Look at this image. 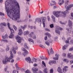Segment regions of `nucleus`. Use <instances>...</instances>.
I'll return each instance as SVG.
<instances>
[{
    "label": "nucleus",
    "mask_w": 73,
    "mask_h": 73,
    "mask_svg": "<svg viewBox=\"0 0 73 73\" xmlns=\"http://www.w3.org/2000/svg\"><path fill=\"white\" fill-rule=\"evenodd\" d=\"M5 9L10 19H15L16 20L20 19V6L19 3L15 0H7L5 3Z\"/></svg>",
    "instance_id": "f257e3e1"
},
{
    "label": "nucleus",
    "mask_w": 73,
    "mask_h": 73,
    "mask_svg": "<svg viewBox=\"0 0 73 73\" xmlns=\"http://www.w3.org/2000/svg\"><path fill=\"white\" fill-rule=\"evenodd\" d=\"M10 57L9 58L7 57H6L5 59L3 61V64H7V62H14V60L13 59V56L12 52L11 51L10 52Z\"/></svg>",
    "instance_id": "f03ea898"
},
{
    "label": "nucleus",
    "mask_w": 73,
    "mask_h": 73,
    "mask_svg": "<svg viewBox=\"0 0 73 73\" xmlns=\"http://www.w3.org/2000/svg\"><path fill=\"white\" fill-rule=\"evenodd\" d=\"M70 9H71V8H70L69 9L68 8L65 11H64V12L63 11H62L61 12L62 15H64L63 16V17H65L66 16V14H68L69 13V10H70Z\"/></svg>",
    "instance_id": "7ed1b4c3"
},
{
    "label": "nucleus",
    "mask_w": 73,
    "mask_h": 73,
    "mask_svg": "<svg viewBox=\"0 0 73 73\" xmlns=\"http://www.w3.org/2000/svg\"><path fill=\"white\" fill-rule=\"evenodd\" d=\"M53 13L54 15L56 17H59L61 15L60 14L61 11H54L53 12Z\"/></svg>",
    "instance_id": "20e7f679"
},
{
    "label": "nucleus",
    "mask_w": 73,
    "mask_h": 73,
    "mask_svg": "<svg viewBox=\"0 0 73 73\" xmlns=\"http://www.w3.org/2000/svg\"><path fill=\"white\" fill-rule=\"evenodd\" d=\"M56 29L55 30V32L56 33L58 34V35H60V32L59 31V30H62V28H60V27L58 26H56Z\"/></svg>",
    "instance_id": "39448f33"
},
{
    "label": "nucleus",
    "mask_w": 73,
    "mask_h": 73,
    "mask_svg": "<svg viewBox=\"0 0 73 73\" xmlns=\"http://www.w3.org/2000/svg\"><path fill=\"white\" fill-rule=\"evenodd\" d=\"M22 50L23 51V52H25L23 53L24 56H25L27 54H29V52H28V51H27V50L25 48L23 47L22 48Z\"/></svg>",
    "instance_id": "423d86ee"
},
{
    "label": "nucleus",
    "mask_w": 73,
    "mask_h": 73,
    "mask_svg": "<svg viewBox=\"0 0 73 73\" xmlns=\"http://www.w3.org/2000/svg\"><path fill=\"white\" fill-rule=\"evenodd\" d=\"M15 38L17 40V41L18 43H20L21 42V38L20 37V36L19 35L16 36H15Z\"/></svg>",
    "instance_id": "0eeeda50"
},
{
    "label": "nucleus",
    "mask_w": 73,
    "mask_h": 73,
    "mask_svg": "<svg viewBox=\"0 0 73 73\" xmlns=\"http://www.w3.org/2000/svg\"><path fill=\"white\" fill-rule=\"evenodd\" d=\"M9 29L10 30L11 33L10 34V36H9V37L10 38H13V37L14 36V35L13 34V33H15V31H14L13 30L11 29V28L10 29Z\"/></svg>",
    "instance_id": "6e6552de"
},
{
    "label": "nucleus",
    "mask_w": 73,
    "mask_h": 73,
    "mask_svg": "<svg viewBox=\"0 0 73 73\" xmlns=\"http://www.w3.org/2000/svg\"><path fill=\"white\" fill-rule=\"evenodd\" d=\"M41 19H42V24L43 25V27L44 28V27H45V24L44 23L46 21V17H41Z\"/></svg>",
    "instance_id": "1a4fd4ad"
},
{
    "label": "nucleus",
    "mask_w": 73,
    "mask_h": 73,
    "mask_svg": "<svg viewBox=\"0 0 73 73\" xmlns=\"http://www.w3.org/2000/svg\"><path fill=\"white\" fill-rule=\"evenodd\" d=\"M37 23H38L40 24H41V20L40 18H36L35 19V23L36 24Z\"/></svg>",
    "instance_id": "9d476101"
},
{
    "label": "nucleus",
    "mask_w": 73,
    "mask_h": 73,
    "mask_svg": "<svg viewBox=\"0 0 73 73\" xmlns=\"http://www.w3.org/2000/svg\"><path fill=\"white\" fill-rule=\"evenodd\" d=\"M18 49V47L16 46L15 47H13V53L15 54H16V50H17Z\"/></svg>",
    "instance_id": "9b49d317"
},
{
    "label": "nucleus",
    "mask_w": 73,
    "mask_h": 73,
    "mask_svg": "<svg viewBox=\"0 0 73 73\" xmlns=\"http://www.w3.org/2000/svg\"><path fill=\"white\" fill-rule=\"evenodd\" d=\"M30 36L31 37H32L33 38V39H36V36L34 35V32H31L30 34Z\"/></svg>",
    "instance_id": "f8f14e48"
},
{
    "label": "nucleus",
    "mask_w": 73,
    "mask_h": 73,
    "mask_svg": "<svg viewBox=\"0 0 73 73\" xmlns=\"http://www.w3.org/2000/svg\"><path fill=\"white\" fill-rule=\"evenodd\" d=\"M67 57L70 59H72L73 58V55H72L71 53H68L67 54Z\"/></svg>",
    "instance_id": "ddd939ff"
},
{
    "label": "nucleus",
    "mask_w": 73,
    "mask_h": 73,
    "mask_svg": "<svg viewBox=\"0 0 73 73\" xmlns=\"http://www.w3.org/2000/svg\"><path fill=\"white\" fill-rule=\"evenodd\" d=\"M72 24H73V23H72V21L69 19L68 20V26H69V27H72Z\"/></svg>",
    "instance_id": "4468645a"
},
{
    "label": "nucleus",
    "mask_w": 73,
    "mask_h": 73,
    "mask_svg": "<svg viewBox=\"0 0 73 73\" xmlns=\"http://www.w3.org/2000/svg\"><path fill=\"white\" fill-rule=\"evenodd\" d=\"M32 71H33V73H35V72H37L38 71V68H33L32 69Z\"/></svg>",
    "instance_id": "2eb2a0df"
},
{
    "label": "nucleus",
    "mask_w": 73,
    "mask_h": 73,
    "mask_svg": "<svg viewBox=\"0 0 73 73\" xmlns=\"http://www.w3.org/2000/svg\"><path fill=\"white\" fill-rule=\"evenodd\" d=\"M19 33H18L19 35H21L23 34V31H22V29H19Z\"/></svg>",
    "instance_id": "dca6fc26"
},
{
    "label": "nucleus",
    "mask_w": 73,
    "mask_h": 73,
    "mask_svg": "<svg viewBox=\"0 0 73 73\" xmlns=\"http://www.w3.org/2000/svg\"><path fill=\"white\" fill-rule=\"evenodd\" d=\"M68 67L67 66H65V67H64V68H63V72L64 73H65L66 71H67V70L68 69Z\"/></svg>",
    "instance_id": "f3484780"
},
{
    "label": "nucleus",
    "mask_w": 73,
    "mask_h": 73,
    "mask_svg": "<svg viewBox=\"0 0 73 73\" xmlns=\"http://www.w3.org/2000/svg\"><path fill=\"white\" fill-rule=\"evenodd\" d=\"M57 71H58V73H62V69H61V67H58Z\"/></svg>",
    "instance_id": "a211bd4d"
},
{
    "label": "nucleus",
    "mask_w": 73,
    "mask_h": 73,
    "mask_svg": "<svg viewBox=\"0 0 73 73\" xmlns=\"http://www.w3.org/2000/svg\"><path fill=\"white\" fill-rule=\"evenodd\" d=\"M55 56L56 57L53 58L54 60H58V54H56Z\"/></svg>",
    "instance_id": "6ab92c4d"
},
{
    "label": "nucleus",
    "mask_w": 73,
    "mask_h": 73,
    "mask_svg": "<svg viewBox=\"0 0 73 73\" xmlns=\"http://www.w3.org/2000/svg\"><path fill=\"white\" fill-rule=\"evenodd\" d=\"M68 45L66 44L64 46H63L62 48L63 50H65L66 48H67V47L68 46Z\"/></svg>",
    "instance_id": "aec40b11"
},
{
    "label": "nucleus",
    "mask_w": 73,
    "mask_h": 73,
    "mask_svg": "<svg viewBox=\"0 0 73 73\" xmlns=\"http://www.w3.org/2000/svg\"><path fill=\"white\" fill-rule=\"evenodd\" d=\"M8 69V66H6V68H5L4 69V72H6L7 73H9V72L8 71H7V69Z\"/></svg>",
    "instance_id": "412c9836"
},
{
    "label": "nucleus",
    "mask_w": 73,
    "mask_h": 73,
    "mask_svg": "<svg viewBox=\"0 0 73 73\" xmlns=\"http://www.w3.org/2000/svg\"><path fill=\"white\" fill-rule=\"evenodd\" d=\"M25 60L26 61L28 62V61H31V58L29 57H28L27 58H25Z\"/></svg>",
    "instance_id": "4be33fe9"
},
{
    "label": "nucleus",
    "mask_w": 73,
    "mask_h": 73,
    "mask_svg": "<svg viewBox=\"0 0 73 73\" xmlns=\"http://www.w3.org/2000/svg\"><path fill=\"white\" fill-rule=\"evenodd\" d=\"M27 27V26L26 25H24L23 26H21V28L23 29V30H24V29H25V28Z\"/></svg>",
    "instance_id": "5701e85b"
},
{
    "label": "nucleus",
    "mask_w": 73,
    "mask_h": 73,
    "mask_svg": "<svg viewBox=\"0 0 73 73\" xmlns=\"http://www.w3.org/2000/svg\"><path fill=\"white\" fill-rule=\"evenodd\" d=\"M51 17L53 20V22H54V23H56V18L53 15H52Z\"/></svg>",
    "instance_id": "b1692460"
},
{
    "label": "nucleus",
    "mask_w": 73,
    "mask_h": 73,
    "mask_svg": "<svg viewBox=\"0 0 73 73\" xmlns=\"http://www.w3.org/2000/svg\"><path fill=\"white\" fill-rule=\"evenodd\" d=\"M68 6H69V5H68V3L67 2H65V7L66 9H67V8H68Z\"/></svg>",
    "instance_id": "393cba45"
},
{
    "label": "nucleus",
    "mask_w": 73,
    "mask_h": 73,
    "mask_svg": "<svg viewBox=\"0 0 73 73\" xmlns=\"http://www.w3.org/2000/svg\"><path fill=\"white\" fill-rule=\"evenodd\" d=\"M45 44L48 46H50V43H49L48 40L45 41Z\"/></svg>",
    "instance_id": "a878e982"
},
{
    "label": "nucleus",
    "mask_w": 73,
    "mask_h": 73,
    "mask_svg": "<svg viewBox=\"0 0 73 73\" xmlns=\"http://www.w3.org/2000/svg\"><path fill=\"white\" fill-rule=\"evenodd\" d=\"M24 47L25 48H26V49H29V47H28L27 45V43H25L24 44Z\"/></svg>",
    "instance_id": "bb28decb"
},
{
    "label": "nucleus",
    "mask_w": 73,
    "mask_h": 73,
    "mask_svg": "<svg viewBox=\"0 0 73 73\" xmlns=\"http://www.w3.org/2000/svg\"><path fill=\"white\" fill-rule=\"evenodd\" d=\"M8 37V35H7V34H6L5 36H2V38H3L4 39H5V38H7Z\"/></svg>",
    "instance_id": "cd10ccee"
},
{
    "label": "nucleus",
    "mask_w": 73,
    "mask_h": 73,
    "mask_svg": "<svg viewBox=\"0 0 73 73\" xmlns=\"http://www.w3.org/2000/svg\"><path fill=\"white\" fill-rule=\"evenodd\" d=\"M44 73H48V71L47 70V68H45L43 70Z\"/></svg>",
    "instance_id": "c85d7f7f"
},
{
    "label": "nucleus",
    "mask_w": 73,
    "mask_h": 73,
    "mask_svg": "<svg viewBox=\"0 0 73 73\" xmlns=\"http://www.w3.org/2000/svg\"><path fill=\"white\" fill-rule=\"evenodd\" d=\"M28 40L29 41H31V42H33V44H34V41H33V39H32L29 38L28 39Z\"/></svg>",
    "instance_id": "c756f323"
},
{
    "label": "nucleus",
    "mask_w": 73,
    "mask_h": 73,
    "mask_svg": "<svg viewBox=\"0 0 73 73\" xmlns=\"http://www.w3.org/2000/svg\"><path fill=\"white\" fill-rule=\"evenodd\" d=\"M32 60L33 62H36L37 61V59H36L35 58H32Z\"/></svg>",
    "instance_id": "7c9ffc66"
},
{
    "label": "nucleus",
    "mask_w": 73,
    "mask_h": 73,
    "mask_svg": "<svg viewBox=\"0 0 73 73\" xmlns=\"http://www.w3.org/2000/svg\"><path fill=\"white\" fill-rule=\"evenodd\" d=\"M29 33V31H25L23 33L24 34V35H28Z\"/></svg>",
    "instance_id": "2f4dec72"
},
{
    "label": "nucleus",
    "mask_w": 73,
    "mask_h": 73,
    "mask_svg": "<svg viewBox=\"0 0 73 73\" xmlns=\"http://www.w3.org/2000/svg\"><path fill=\"white\" fill-rule=\"evenodd\" d=\"M50 52L51 54H53V49H52V48H51V49H50Z\"/></svg>",
    "instance_id": "473e14b6"
},
{
    "label": "nucleus",
    "mask_w": 73,
    "mask_h": 73,
    "mask_svg": "<svg viewBox=\"0 0 73 73\" xmlns=\"http://www.w3.org/2000/svg\"><path fill=\"white\" fill-rule=\"evenodd\" d=\"M0 25L1 26H6V24L5 23H1L0 24Z\"/></svg>",
    "instance_id": "72a5a7b5"
},
{
    "label": "nucleus",
    "mask_w": 73,
    "mask_h": 73,
    "mask_svg": "<svg viewBox=\"0 0 73 73\" xmlns=\"http://www.w3.org/2000/svg\"><path fill=\"white\" fill-rule=\"evenodd\" d=\"M73 7V4L70 5L68 6V9H69V8H71V9H72L71 8H72V7Z\"/></svg>",
    "instance_id": "f704fd0d"
},
{
    "label": "nucleus",
    "mask_w": 73,
    "mask_h": 73,
    "mask_svg": "<svg viewBox=\"0 0 73 73\" xmlns=\"http://www.w3.org/2000/svg\"><path fill=\"white\" fill-rule=\"evenodd\" d=\"M45 35H48V37H51V35H50V34L48 33H47L46 34H45Z\"/></svg>",
    "instance_id": "c9c22d12"
},
{
    "label": "nucleus",
    "mask_w": 73,
    "mask_h": 73,
    "mask_svg": "<svg viewBox=\"0 0 73 73\" xmlns=\"http://www.w3.org/2000/svg\"><path fill=\"white\" fill-rule=\"evenodd\" d=\"M25 73H31V71L29 70H27L25 71Z\"/></svg>",
    "instance_id": "e433bc0d"
},
{
    "label": "nucleus",
    "mask_w": 73,
    "mask_h": 73,
    "mask_svg": "<svg viewBox=\"0 0 73 73\" xmlns=\"http://www.w3.org/2000/svg\"><path fill=\"white\" fill-rule=\"evenodd\" d=\"M10 23H7V25H8V27L9 28V29H11V27H10Z\"/></svg>",
    "instance_id": "4c0bfd02"
},
{
    "label": "nucleus",
    "mask_w": 73,
    "mask_h": 73,
    "mask_svg": "<svg viewBox=\"0 0 73 73\" xmlns=\"http://www.w3.org/2000/svg\"><path fill=\"white\" fill-rule=\"evenodd\" d=\"M63 61H64V62H68V60L66 59H64Z\"/></svg>",
    "instance_id": "58836bf2"
},
{
    "label": "nucleus",
    "mask_w": 73,
    "mask_h": 73,
    "mask_svg": "<svg viewBox=\"0 0 73 73\" xmlns=\"http://www.w3.org/2000/svg\"><path fill=\"white\" fill-rule=\"evenodd\" d=\"M66 30H67V31L69 33H71V31L70 30H69V29L68 28H66Z\"/></svg>",
    "instance_id": "ea45409f"
},
{
    "label": "nucleus",
    "mask_w": 73,
    "mask_h": 73,
    "mask_svg": "<svg viewBox=\"0 0 73 73\" xmlns=\"http://www.w3.org/2000/svg\"><path fill=\"white\" fill-rule=\"evenodd\" d=\"M56 61L55 60H53L52 61V64H56Z\"/></svg>",
    "instance_id": "a19ab883"
},
{
    "label": "nucleus",
    "mask_w": 73,
    "mask_h": 73,
    "mask_svg": "<svg viewBox=\"0 0 73 73\" xmlns=\"http://www.w3.org/2000/svg\"><path fill=\"white\" fill-rule=\"evenodd\" d=\"M66 54H65L64 53H63L62 54V56L63 57H66Z\"/></svg>",
    "instance_id": "79ce46f5"
},
{
    "label": "nucleus",
    "mask_w": 73,
    "mask_h": 73,
    "mask_svg": "<svg viewBox=\"0 0 73 73\" xmlns=\"http://www.w3.org/2000/svg\"><path fill=\"white\" fill-rule=\"evenodd\" d=\"M42 64L44 65L45 67H46V64H45V63H44V61H42Z\"/></svg>",
    "instance_id": "37998d69"
},
{
    "label": "nucleus",
    "mask_w": 73,
    "mask_h": 73,
    "mask_svg": "<svg viewBox=\"0 0 73 73\" xmlns=\"http://www.w3.org/2000/svg\"><path fill=\"white\" fill-rule=\"evenodd\" d=\"M53 68H52L50 70V73H53Z\"/></svg>",
    "instance_id": "c03bdc74"
},
{
    "label": "nucleus",
    "mask_w": 73,
    "mask_h": 73,
    "mask_svg": "<svg viewBox=\"0 0 73 73\" xmlns=\"http://www.w3.org/2000/svg\"><path fill=\"white\" fill-rule=\"evenodd\" d=\"M47 19L48 21H50V17L49 16H47Z\"/></svg>",
    "instance_id": "a18cd8bd"
},
{
    "label": "nucleus",
    "mask_w": 73,
    "mask_h": 73,
    "mask_svg": "<svg viewBox=\"0 0 73 73\" xmlns=\"http://www.w3.org/2000/svg\"><path fill=\"white\" fill-rule=\"evenodd\" d=\"M58 4H59L60 5H62V3H61V0H59Z\"/></svg>",
    "instance_id": "49530a36"
},
{
    "label": "nucleus",
    "mask_w": 73,
    "mask_h": 73,
    "mask_svg": "<svg viewBox=\"0 0 73 73\" xmlns=\"http://www.w3.org/2000/svg\"><path fill=\"white\" fill-rule=\"evenodd\" d=\"M40 46L41 48H45V46H44L42 45V44H40Z\"/></svg>",
    "instance_id": "de8ad7c7"
},
{
    "label": "nucleus",
    "mask_w": 73,
    "mask_h": 73,
    "mask_svg": "<svg viewBox=\"0 0 73 73\" xmlns=\"http://www.w3.org/2000/svg\"><path fill=\"white\" fill-rule=\"evenodd\" d=\"M13 27L14 28V29L15 31L17 30V28L16 27V26H15L14 25H13Z\"/></svg>",
    "instance_id": "09e8293b"
},
{
    "label": "nucleus",
    "mask_w": 73,
    "mask_h": 73,
    "mask_svg": "<svg viewBox=\"0 0 73 73\" xmlns=\"http://www.w3.org/2000/svg\"><path fill=\"white\" fill-rule=\"evenodd\" d=\"M2 41H4V42H8V41L7 40H3Z\"/></svg>",
    "instance_id": "8fccbe9b"
},
{
    "label": "nucleus",
    "mask_w": 73,
    "mask_h": 73,
    "mask_svg": "<svg viewBox=\"0 0 73 73\" xmlns=\"http://www.w3.org/2000/svg\"><path fill=\"white\" fill-rule=\"evenodd\" d=\"M60 24H62V25H65V23H64L63 22H61V21H60Z\"/></svg>",
    "instance_id": "3c124183"
},
{
    "label": "nucleus",
    "mask_w": 73,
    "mask_h": 73,
    "mask_svg": "<svg viewBox=\"0 0 73 73\" xmlns=\"http://www.w3.org/2000/svg\"><path fill=\"white\" fill-rule=\"evenodd\" d=\"M6 51H8V50H9V47H7V48L6 49Z\"/></svg>",
    "instance_id": "603ef678"
},
{
    "label": "nucleus",
    "mask_w": 73,
    "mask_h": 73,
    "mask_svg": "<svg viewBox=\"0 0 73 73\" xmlns=\"http://www.w3.org/2000/svg\"><path fill=\"white\" fill-rule=\"evenodd\" d=\"M1 16H4V14L1 12H0V15Z\"/></svg>",
    "instance_id": "864d4df0"
},
{
    "label": "nucleus",
    "mask_w": 73,
    "mask_h": 73,
    "mask_svg": "<svg viewBox=\"0 0 73 73\" xmlns=\"http://www.w3.org/2000/svg\"><path fill=\"white\" fill-rule=\"evenodd\" d=\"M40 58L41 59H42V60H44V59H45V57H44V56H43L40 57Z\"/></svg>",
    "instance_id": "5fc2aeb1"
},
{
    "label": "nucleus",
    "mask_w": 73,
    "mask_h": 73,
    "mask_svg": "<svg viewBox=\"0 0 73 73\" xmlns=\"http://www.w3.org/2000/svg\"><path fill=\"white\" fill-rule=\"evenodd\" d=\"M69 50L70 51H72V50H73V47H72L71 48H70L69 49Z\"/></svg>",
    "instance_id": "6e6d98bb"
},
{
    "label": "nucleus",
    "mask_w": 73,
    "mask_h": 73,
    "mask_svg": "<svg viewBox=\"0 0 73 73\" xmlns=\"http://www.w3.org/2000/svg\"><path fill=\"white\" fill-rule=\"evenodd\" d=\"M44 40L46 41L48 40V37L47 36H46L44 37Z\"/></svg>",
    "instance_id": "4d7b16f0"
},
{
    "label": "nucleus",
    "mask_w": 73,
    "mask_h": 73,
    "mask_svg": "<svg viewBox=\"0 0 73 73\" xmlns=\"http://www.w3.org/2000/svg\"><path fill=\"white\" fill-rule=\"evenodd\" d=\"M50 28H53L54 26H53V24H51L50 25Z\"/></svg>",
    "instance_id": "13d9d810"
},
{
    "label": "nucleus",
    "mask_w": 73,
    "mask_h": 73,
    "mask_svg": "<svg viewBox=\"0 0 73 73\" xmlns=\"http://www.w3.org/2000/svg\"><path fill=\"white\" fill-rule=\"evenodd\" d=\"M70 44H73V40H71L70 41Z\"/></svg>",
    "instance_id": "bf43d9fd"
},
{
    "label": "nucleus",
    "mask_w": 73,
    "mask_h": 73,
    "mask_svg": "<svg viewBox=\"0 0 73 73\" xmlns=\"http://www.w3.org/2000/svg\"><path fill=\"white\" fill-rule=\"evenodd\" d=\"M52 61H49V62H48L49 64H52Z\"/></svg>",
    "instance_id": "052dcab7"
},
{
    "label": "nucleus",
    "mask_w": 73,
    "mask_h": 73,
    "mask_svg": "<svg viewBox=\"0 0 73 73\" xmlns=\"http://www.w3.org/2000/svg\"><path fill=\"white\" fill-rule=\"evenodd\" d=\"M66 43V44H68V43H69V40H66L65 41Z\"/></svg>",
    "instance_id": "680f3d73"
},
{
    "label": "nucleus",
    "mask_w": 73,
    "mask_h": 73,
    "mask_svg": "<svg viewBox=\"0 0 73 73\" xmlns=\"http://www.w3.org/2000/svg\"><path fill=\"white\" fill-rule=\"evenodd\" d=\"M45 30L46 31H48V32L50 31V30L49 29H48V28H46L45 29Z\"/></svg>",
    "instance_id": "e2e57ef3"
},
{
    "label": "nucleus",
    "mask_w": 73,
    "mask_h": 73,
    "mask_svg": "<svg viewBox=\"0 0 73 73\" xmlns=\"http://www.w3.org/2000/svg\"><path fill=\"white\" fill-rule=\"evenodd\" d=\"M48 42H49L50 43H52V40L50 39V40H48Z\"/></svg>",
    "instance_id": "0e129e2a"
},
{
    "label": "nucleus",
    "mask_w": 73,
    "mask_h": 73,
    "mask_svg": "<svg viewBox=\"0 0 73 73\" xmlns=\"http://www.w3.org/2000/svg\"><path fill=\"white\" fill-rule=\"evenodd\" d=\"M70 64H73V60H71L70 61Z\"/></svg>",
    "instance_id": "69168bd1"
},
{
    "label": "nucleus",
    "mask_w": 73,
    "mask_h": 73,
    "mask_svg": "<svg viewBox=\"0 0 73 73\" xmlns=\"http://www.w3.org/2000/svg\"><path fill=\"white\" fill-rule=\"evenodd\" d=\"M16 68L17 70H20V69H21V68L18 67L17 68Z\"/></svg>",
    "instance_id": "338daca9"
},
{
    "label": "nucleus",
    "mask_w": 73,
    "mask_h": 73,
    "mask_svg": "<svg viewBox=\"0 0 73 73\" xmlns=\"http://www.w3.org/2000/svg\"><path fill=\"white\" fill-rule=\"evenodd\" d=\"M29 28H30V29H33V26H29Z\"/></svg>",
    "instance_id": "774afa93"
}]
</instances>
